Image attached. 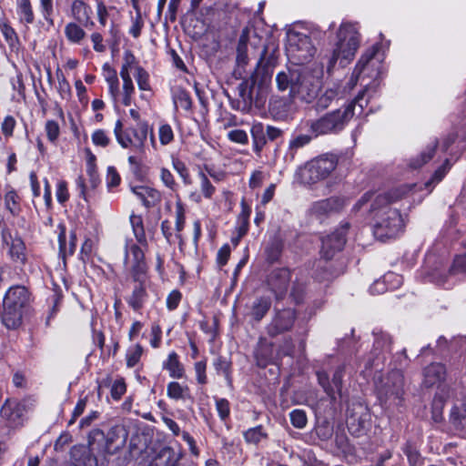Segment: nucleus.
<instances>
[{
  "instance_id": "f257e3e1",
  "label": "nucleus",
  "mask_w": 466,
  "mask_h": 466,
  "mask_svg": "<svg viewBox=\"0 0 466 466\" xmlns=\"http://www.w3.org/2000/svg\"><path fill=\"white\" fill-rule=\"evenodd\" d=\"M410 189V187L403 185L375 198L371 211L375 212L373 232L377 238L383 241L395 238L402 230L404 224L401 215L389 205L404 198Z\"/></svg>"
},
{
  "instance_id": "f03ea898",
  "label": "nucleus",
  "mask_w": 466,
  "mask_h": 466,
  "mask_svg": "<svg viewBox=\"0 0 466 466\" xmlns=\"http://www.w3.org/2000/svg\"><path fill=\"white\" fill-rule=\"evenodd\" d=\"M276 86L287 93L289 99L298 98L311 103L319 90V80L305 67H287L275 77Z\"/></svg>"
},
{
  "instance_id": "7ed1b4c3",
  "label": "nucleus",
  "mask_w": 466,
  "mask_h": 466,
  "mask_svg": "<svg viewBox=\"0 0 466 466\" xmlns=\"http://www.w3.org/2000/svg\"><path fill=\"white\" fill-rule=\"evenodd\" d=\"M30 303V294L24 286H13L6 291L3 300L2 321L8 329H15Z\"/></svg>"
},
{
  "instance_id": "20e7f679",
  "label": "nucleus",
  "mask_w": 466,
  "mask_h": 466,
  "mask_svg": "<svg viewBox=\"0 0 466 466\" xmlns=\"http://www.w3.org/2000/svg\"><path fill=\"white\" fill-rule=\"evenodd\" d=\"M337 37L338 42L328 66L329 71L337 61H339L342 67L348 65L353 59L360 43L359 30L356 25L352 23H342L339 28Z\"/></svg>"
},
{
  "instance_id": "39448f33",
  "label": "nucleus",
  "mask_w": 466,
  "mask_h": 466,
  "mask_svg": "<svg viewBox=\"0 0 466 466\" xmlns=\"http://www.w3.org/2000/svg\"><path fill=\"white\" fill-rule=\"evenodd\" d=\"M352 106H345L307 122V127L314 137L328 134H337L343 130L353 117Z\"/></svg>"
},
{
  "instance_id": "423d86ee",
  "label": "nucleus",
  "mask_w": 466,
  "mask_h": 466,
  "mask_svg": "<svg viewBox=\"0 0 466 466\" xmlns=\"http://www.w3.org/2000/svg\"><path fill=\"white\" fill-rule=\"evenodd\" d=\"M258 52L257 66H260L266 59L267 46L262 44L261 38L256 33H252L248 27H245L239 35L236 47V64L238 67L244 68L251 57H255Z\"/></svg>"
},
{
  "instance_id": "0eeeda50",
  "label": "nucleus",
  "mask_w": 466,
  "mask_h": 466,
  "mask_svg": "<svg viewBox=\"0 0 466 466\" xmlns=\"http://www.w3.org/2000/svg\"><path fill=\"white\" fill-rule=\"evenodd\" d=\"M337 164L336 157L320 156L300 167L297 175L302 184L313 185L326 179L335 170Z\"/></svg>"
},
{
  "instance_id": "6e6552de",
  "label": "nucleus",
  "mask_w": 466,
  "mask_h": 466,
  "mask_svg": "<svg viewBox=\"0 0 466 466\" xmlns=\"http://www.w3.org/2000/svg\"><path fill=\"white\" fill-rule=\"evenodd\" d=\"M405 394V380L400 370L390 371L378 392L380 403L387 408L401 406Z\"/></svg>"
},
{
  "instance_id": "1a4fd4ad",
  "label": "nucleus",
  "mask_w": 466,
  "mask_h": 466,
  "mask_svg": "<svg viewBox=\"0 0 466 466\" xmlns=\"http://www.w3.org/2000/svg\"><path fill=\"white\" fill-rule=\"evenodd\" d=\"M296 319L297 312L293 309H275L272 318L266 327L268 335L274 338L278 335L289 331L292 329Z\"/></svg>"
},
{
  "instance_id": "9d476101",
  "label": "nucleus",
  "mask_w": 466,
  "mask_h": 466,
  "mask_svg": "<svg viewBox=\"0 0 466 466\" xmlns=\"http://www.w3.org/2000/svg\"><path fill=\"white\" fill-rule=\"evenodd\" d=\"M315 47L309 36L304 34L296 33L289 39L288 52L298 63H306L315 54Z\"/></svg>"
},
{
  "instance_id": "9b49d317",
  "label": "nucleus",
  "mask_w": 466,
  "mask_h": 466,
  "mask_svg": "<svg viewBox=\"0 0 466 466\" xmlns=\"http://www.w3.org/2000/svg\"><path fill=\"white\" fill-rule=\"evenodd\" d=\"M124 263L134 281H140L147 271L144 251L136 244L126 246Z\"/></svg>"
},
{
  "instance_id": "f8f14e48",
  "label": "nucleus",
  "mask_w": 466,
  "mask_h": 466,
  "mask_svg": "<svg viewBox=\"0 0 466 466\" xmlns=\"http://www.w3.org/2000/svg\"><path fill=\"white\" fill-rule=\"evenodd\" d=\"M343 376L344 367L342 366L336 369L331 381L325 371L317 372L318 382L322 387L325 393L330 398L331 401L337 400V395L341 396Z\"/></svg>"
},
{
  "instance_id": "ddd939ff",
  "label": "nucleus",
  "mask_w": 466,
  "mask_h": 466,
  "mask_svg": "<svg viewBox=\"0 0 466 466\" xmlns=\"http://www.w3.org/2000/svg\"><path fill=\"white\" fill-rule=\"evenodd\" d=\"M349 224L336 229L322 239L321 255L325 259H331L336 252L340 251L346 244V233Z\"/></svg>"
},
{
  "instance_id": "4468645a",
  "label": "nucleus",
  "mask_w": 466,
  "mask_h": 466,
  "mask_svg": "<svg viewBox=\"0 0 466 466\" xmlns=\"http://www.w3.org/2000/svg\"><path fill=\"white\" fill-rule=\"evenodd\" d=\"M346 200L340 197H331L312 203L309 211L319 219L338 213L343 209Z\"/></svg>"
},
{
  "instance_id": "2eb2a0df",
  "label": "nucleus",
  "mask_w": 466,
  "mask_h": 466,
  "mask_svg": "<svg viewBox=\"0 0 466 466\" xmlns=\"http://www.w3.org/2000/svg\"><path fill=\"white\" fill-rule=\"evenodd\" d=\"M26 404L15 399H6L0 410V416L10 426L22 424L26 413Z\"/></svg>"
},
{
  "instance_id": "dca6fc26",
  "label": "nucleus",
  "mask_w": 466,
  "mask_h": 466,
  "mask_svg": "<svg viewBox=\"0 0 466 466\" xmlns=\"http://www.w3.org/2000/svg\"><path fill=\"white\" fill-rule=\"evenodd\" d=\"M290 278V271L286 268H275L268 274L267 284L277 300L282 299L285 296Z\"/></svg>"
},
{
  "instance_id": "f3484780",
  "label": "nucleus",
  "mask_w": 466,
  "mask_h": 466,
  "mask_svg": "<svg viewBox=\"0 0 466 466\" xmlns=\"http://www.w3.org/2000/svg\"><path fill=\"white\" fill-rule=\"evenodd\" d=\"M271 304L269 297H257L246 305L245 317L251 322H260L269 311Z\"/></svg>"
},
{
  "instance_id": "a211bd4d",
  "label": "nucleus",
  "mask_w": 466,
  "mask_h": 466,
  "mask_svg": "<svg viewBox=\"0 0 466 466\" xmlns=\"http://www.w3.org/2000/svg\"><path fill=\"white\" fill-rule=\"evenodd\" d=\"M343 96V91L340 89V86L337 83H333L331 86H327L325 90L320 94L317 95L315 107L318 111L327 109L331 104L339 100Z\"/></svg>"
},
{
  "instance_id": "6ab92c4d",
  "label": "nucleus",
  "mask_w": 466,
  "mask_h": 466,
  "mask_svg": "<svg viewBox=\"0 0 466 466\" xmlns=\"http://www.w3.org/2000/svg\"><path fill=\"white\" fill-rule=\"evenodd\" d=\"M370 415L364 410L360 413L353 412L347 419L349 431L355 436H360L370 426Z\"/></svg>"
},
{
  "instance_id": "aec40b11",
  "label": "nucleus",
  "mask_w": 466,
  "mask_h": 466,
  "mask_svg": "<svg viewBox=\"0 0 466 466\" xmlns=\"http://www.w3.org/2000/svg\"><path fill=\"white\" fill-rule=\"evenodd\" d=\"M132 192L147 208L156 207L162 198V195L157 189L146 186L134 187H132Z\"/></svg>"
},
{
  "instance_id": "412c9836",
  "label": "nucleus",
  "mask_w": 466,
  "mask_h": 466,
  "mask_svg": "<svg viewBox=\"0 0 466 466\" xmlns=\"http://www.w3.org/2000/svg\"><path fill=\"white\" fill-rule=\"evenodd\" d=\"M172 101L174 108L177 111L179 108L186 112L192 111V99L189 93L180 86L171 87Z\"/></svg>"
},
{
  "instance_id": "4be33fe9",
  "label": "nucleus",
  "mask_w": 466,
  "mask_h": 466,
  "mask_svg": "<svg viewBox=\"0 0 466 466\" xmlns=\"http://www.w3.org/2000/svg\"><path fill=\"white\" fill-rule=\"evenodd\" d=\"M60 232L58 234L59 256L66 260V257L72 256L76 251V236L75 232L70 233L69 242H66V227L63 224L58 226Z\"/></svg>"
},
{
  "instance_id": "5701e85b",
  "label": "nucleus",
  "mask_w": 466,
  "mask_h": 466,
  "mask_svg": "<svg viewBox=\"0 0 466 466\" xmlns=\"http://www.w3.org/2000/svg\"><path fill=\"white\" fill-rule=\"evenodd\" d=\"M446 370L441 363H432L424 370V384L431 387L440 383L445 378Z\"/></svg>"
},
{
  "instance_id": "b1692460",
  "label": "nucleus",
  "mask_w": 466,
  "mask_h": 466,
  "mask_svg": "<svg viewBox=\"0 0 466 466\" xmlns=\"http://www.w3.org/2000/svg\"><path fill=\"white\" fill-rule=\"evenodd\" d=\"M143 279L140 281H135L136 285L132 291V294L127 299L128 305L136 311H138L143 308L146 299L147 297L146 289L142 283Z\"/></svg>"
},
{
  "instance_id": "393cba45",
  "label": "nucleus",
  "mask_w": 466,
  "mask_h": 466,
  "mask_svg": "<svg viewBox=\"0 0 466 466\" xmlns=\"http://www.w3.org/2000/svg\"><path fill=\"white\" fill-rule=\"evenodd\" d=\"M250 133L253 142V150L258 156H260L261 151L268 142L265 127L261 123L254 124L251 127Z\"/></svg>"
},
{
  "instance_id": "a878e982",
  "label": "nucleus",
  "mask_w": 466,
  "mask_h": 466,
  "mask_svg": "<svg viewBox=\"0 0 466 466\" xmlns=\"http://www.w3.org/2000/svg\"><path fill=\"white\" fill-rule=\"evenodd\" d=\"M91 8L82 0H75L71 5V15L76 21L86 25L90 22Z\"/></svg>"
},
{
  "instance_id": "bb28decb",
  "label": "nucleus",
  "mask_w": 466,
  "mask_h": 466,
  "mask_svg": "<svg viewBox=\"0 0 466 466\" xmlns=\"http://www.w3.org/2000/svg\"><path fill=\"white\" fill-rule=\"evenodd\" d=\"M9 248V255L15 263L25 264L26 261L25 245L20 238H12Z\"/></svg>"
},
{
  "instance_id": "cd10ccee",
  "label": "nucleus",
  "mask_w": 466,
  "mask_h": 466,
  "mask_svg": "<svg viewBox=\"0 0 466 466\" xmlns=\"http://www.w3.org/2000/svg\"><path fill=\"white\" fill-rule=\"evenodd\" d=\"M312 139V136L306 134H299L293 137L289 143V149L285 157L286 160L293 161L297 151L309 145Z\"/></svg>"
},
{
  "instance_id": "c85d7f7f",
  "label": "nucleus",
  "mask_w": 466,
  "mask_h": 466,
  "mask_svg": "<svg viewBox=\"0 0 466 466\" xmlns=\"http://www.w3.org/2000/svg\"><path fill=\"white\" fill-rule=\"evenodd\" d=\"M163 368L167 370L170 377L174 379H181L184 377V367L178 360V356L175 351L169 353L167 360L163 364Z\"/></svg>"
},
{
  "instance_id": "c756f323",
  "label": "nucleus",
  "mask_w": 466,
  "mask_h": 466,
  "mask_svg": "<svg viewBox=\"0 0 466 466\" xmlns=\"http://www.w3.org/2000/svg\"><path fill=\"white\" fill-rule=\"evenodd\" d=\"M290 105L286 99L272 97L269 101V112L277 119L287 117Z\"/></svg>"
},
{
  "instance_id": "7c9ffc66",
  "label": "nucleus",
  "mask_w": 466,
  "mask_h": 466,
  "mask_svg": "<svg viewBox=\"0 0 466 466\" xmlns=\"http://www.w3.org/2000/svg\"><path fill=\"white\" fill-rule=\"evenodd\" d=\"M373 352L379 355L381 352L390 351L391 348V338L388 333L381 330H374Z\"/></svg>"
},
{
  "instance_id": "2f4dec72",
  "label": "nucleus",
  "mask_w": 466,
  "mask_h": 466,
  "mask_svg": "<svg viewBox=\"0 0 466 466\" xmlns=\"http://www.w3.org/2000/svg\"><path fill=\"white\" fill-rule=\"evenodd\" d=\"M282 248L283 243L281 239L278 237L272 238L265 248L267 261L269 263L278 261L281 255Z\"/></svg>"
},
{
  "instance_id": "473e14b6",
  "label": "nucleus",
  "mask_w": 466,
  "mask_h": 466,
  "mask_svg": "<svg viewBox=\"0 0 466 466\" xmlns=\"http://www.w3.org/2000/svg\"><path fill=\"white\" fill-rule=\"evenodd\" d=\"M378 48L372 46L369 48L360 58L358 61L351 76V80L357 81L361 73L364 71L367 65L373 59Z\"/></svg>"
},
{
  "instance_id": "72a5a7b5",
  "label": "nucleus",
  "mask_w": 466,
  "mask_h": 466,
  "mask_svg": "<svg viewBox=\"0 0 466 466\" xmlns=\"http://www.w3.org/2000/svg\"><path fill=\"white\" fill-rule=\"evenodd\" d=\"M378 48L372 46L369 48L360 58L358 61L351 76V80L357 81L361 73L364 71L367 65L373 59Z\"/></svg>"
},
{
  "instance_id": "f704fd0d",
  "label": "nucleus",
  "mask_w": 466,
  "mask_h": 466,
  "mask_svg": "<svg viewBox=\"0 0 466 466\" xmlns=\"http://www.w3.org/2000/svg\"><path fill=\"white\" fill-rule=\"evenodd\" d=\"M463 420H466V396L457 399L451 410V421L454 425H461Z\"/></svg>"
},
{
  "instance_id": "c9c22d12",
  "label": "nucleus",
  "mask_w": 466,
  "mask_h": 466,
  "mask_svg": "<svg viewBox=\"0 0 466 466\" xmlns=\"http://www.w3.org/2000/svg\"><path fill=\"white\" fill-rule=\"evenodd\" d=\"M167 395L172 400H186L189 397V389L187 385H181L177 381H171L167 387Z\"/></svg>"
},
{
  "instance_id": "e433bc0d",
  "label": "nucleus",
  "mask_w": 466,
  "mask_h": 466,
  "mask_svg": "<svg viewBox=\"0 0 466 466\" xmlns=\"http://www.w3.org/2000/svg\"><path fill=\"white\" fill-rule=\"evenodd\" d=\"M148 126L147 123H141L137 129H133L132 147L136 151H142L147 137Z\"/></svg>"
},
{
  "instance_id": "4c0bfd02",
  "label": "nucleus",
  "mask_w": 466,
  "mask_h": 466,
  "mask_svg": "<svg viewBox=\"0 0 466 466\" xmlns=\"http://www.w3.org/2000/svg\"><path fill=\"white\" fill-rule=\"evenodd\" d=\"M65 35L69 42L79 44L85 38L86 32L79 25L71 22L65 26Z\"/></svg>"
},
{
  "instance_id": "58836bf2",
  "label": "nucleus",
  "mask_w": 466,
  "mask_h": 466,
  "mask_svg": "<svg viewBox=\"0 0 466 466\" xmlns=\"http://www.w3.org/2000/svg\"><path fill=\"white\" fill-rule=\"evenodd\" d=\"M17 15L24 24H32L35 20L33 8L29 0H20L17 5Z\"/></svg>"
},
{
  "instance_id": "ea45409f",
  "label": "nucleus",
  "mask_w": 466,
  "mask_h": 466,
  "mask_svg": "<svg viewBox=\"0 0 466 466\" xmlns=\"http://www.w3.org/2000/svg\"><path fill=\"white\" fill-rule=\"evenodd\" d=\"M186 223L185 210L183 205L180 201H177L176 204V238L178 240L179 244L183 243V238L181 236V231L184 229Z\"/></svg>"
},
{
  "instance_id": "a19ab883",
  "label": "nucleus",
  "mask_w": 466,
  "mask_h": 466,
  "mask_svg": "<svg viewBox=\"0 0 466 466\" xmlns=\"http://www.w3.org/2000/svg\"><path fill=\"white\" fill-rule=\"evenodd\" d=\"M130 223L132 225L134 235L138 243L147 245V238L143 227L142 218L140 216L131 215Z\"/></svg>"
},
{
  "instance_id": "79ce46f5",
  "label": "nucleus",
  "mask_w": 466,
  "mask_h": 466,
  "mask_svg": "<svg viewBox=\"0 0 466 466\" xmlns=\"http://www.w3.org/2000/svg\"><path fill=\"white\" fill-rule=\"evenodd\" d=\"M213 366L218 374H222L228 381H230L231 362L225 357L218 356L213 361Z\"/></svg>"
},
{
  "instance_id": "37998d69",
  "label": "nucleus",
  "mask_w": 466,
  "mask_h": 466,
  "mask_svg": "<svg viewBox=\"0 0 466 466\" xmlns=\"http://www.w3.org/2000/svg\"><path fill=\"white\" fill-rule=\"evenodd\" d=\"M255 355L259 365H266V363L271 359V347L268 346L264 339H260Z\"/></svg>"
},
{
  "instance_id": "c03bdc74",
  "label": "nucleus",
  "mask_w": 466,
  "mask_h": 466,
  "mask_svg": "<svg viewBox=\"0 0 466 466\" xmlns=\"http://www.w3.org/2000/svg\"><path fill=\"white\" fill-rule=\"evenodd\" d=\"M142 354L143 347L140 344L129 348L126 355L127 366L128 368L135 367L139 362Z\"/></svg>"
},
{
  "instance_id": "a18cd8bd",
  "label": "nucleus",
  "mask_w": 466,
  "mask_h": 466,
  "mask_svg": "<svg viewBox=\"0 0 466 466\" xmlns=\"http://www.w3.org/2000/svg\"><path fill=\"white\" fill-rule=\"evenodd\" d=\"M1 32L12 50H17L19 40L15 31L8 25L5 24L1 26Z\"/></svg>"
},
{
  "instance_id": "49530a36",
  "label": "nucleus",
  "mask_w": 466,
  "mask_h": 466,
  "mask_svg": "<svg viewBox=\"0 0 466 466\" xmlns=\"http://www.w3.org/2000/svg\"><path fill=\"white\" fill-rule=\"evenodd\" d=\"M114 133L119 145L124 147H132V138L124 133L121 120H117L115 125Z\"/></svg>"
},
{
  "instance_id": "de8ad7c7",
  "label": "nucleus",
  "mask_w": 466,
  "mask_h": 466,
  "mask_svg": "<svg viewBox=\"0 0 466 466\" xmlns=\"http://www.w3.org/2000/svg\"><path fill=\"white\" fill-rule=\"evenodd\" d=\"M437 145L438 142L434 141L431 147H427L426 150L420 154V159H415L411 162V167L418 168L429 162L435 154Z\"/></svg>"
},
{
  "instance_id": "09e8293b",
  "label": "nucleus",
  "mask_w": 466,
  "mask_h": 466,
  "mask_svg": "<svg viewBox=\"0 0 466 466\" xmlns=\"http://www.w3.org/2000/svg\"><path fill=\"white\" fill-rule=\"evenodd\" d=\"M243 436L247 442L257 444L263 438L267 437V434L263 432V428H262V426L259 425V426L248 429V431H246L244 432Z\"/></svg>"
},
{
  "instance_id": "8fccbe9b",
  "label": "nucleus",
  "mask_w": 466,
  "mask_h": 466,
  "mask_svg": "<svg viewBox=\"0 0 466 466\" xmlns=\"http://www.w3.org/2000/svg\"><path fill=\"white\" fill-rule=\"evenodd\" d=\"M172 166H173V168L180 176V177L182 178L185 185L191 184L188 168L187 167L186 164L182 160H180L178 158H173Z\"/></svg>"
},
{
  "instance_id": "3c124183",
  "label": "nucleus",
  "mask_w": 466,
  "mask_h": 466,
  "mask_svg": "<svg viewBox=\"0 0 466 466\" xmlns=\"http://www.w3.org/2000/svg\"><path fill=\"white\" fill-rule=\"evenodd\" d=\"M291 424L297 429H303L306 427L308 419L306 412L303 410L296 409L289 414Z\"/></svg>"
},
{
  "instance_id": "603ef678",
  "label": "nucleus",
  "mask_w": 466,
  "mask_h": 466,
  "mask_svg": "<svg viewBox=\"0 0 466 466\" xmlns=\"http://www.w3.org/2000/svg\"><path fill=\"white\" fill-rule=\"evenodd\" d=\"M252 86L248 81L240 83L238 86V96L242 99L245 106H250L252 105Z\"/></svg>"
},
{
  "instance_id": "864d4df0",
  "label": "nucleus",
  "mask_w": 466,
  "mask_h": 466,
  "mask_svg": "<svg viewBox=\"0 0 466 466\" xmlns=\"http://www.w3.org/2000/svg\"><path fill=\"white\" fill-rule=\"evenodd\" d=\"M159 141L162 146H167L174 140V132L170 125L162 124L158 129Z\"/></svg>"
},
{
  "instance_id": "5fc2aeb1",
  "label": "nucleus",
  "mask_w": 466,
  "mask_h": 466,
  "mask_svg": "<svg viewBox=\"0 0 466 466\" xmlns=\"http://www.w3.org/2000/svg\"><path fill=\"white\" fill-rule=\"evenodd\" d=\"M137 74L135 76L137 86L141 90H149V76L148 73L141 66H137Z\"/></svg>"
},
{
  "instance_id": "6e6d98bb",
  "label": "nucleus",
  "mask_w": 466,
  "mask_h": 466,
  "mask_svg": "<svg viewBox=\"0 0 466 466\" xmlns=\"http://www.w3.org/2000/svg\"><path fill=\"white\" fill-rule=\"evenodd\" d=\"M160 179L162 183L170 190L177 191L178 185L176 182L172 173L166 167L160 169Z\"/></svg>"
},
{
  "instance_id": "4d7b16f0",
  "label": "nucleus",
  "mask_w": 466,
  "mask_h": 466,
  "mask_svg": "<svg viewBox=\"0 0 466 466\" xmlns=\"http://www.w3.org/2000/svg\"><path fill=\"white\" fill-rule=\"evenodd\" d=\"M449 271L451 275L466 274V255L456 256Z\"/></svg>"
},
{
  "instance_id": "13d9d810",
  "label": "nucleus",
  "mask_w": 466,
  "mask_h": 466,
  "mask_svg": "<svg viewBox=\"0 0 466 466\" xmlns=\"http://www.w3.org/2000/svg\"><path fill=\"white\" fill-rule=\"evenodd\" d=\"M47 138L50 142H55L60 133L58 123L55 120H47L45 127Z\"/></svg>"
},
{
  "instance_id": "bf43d9fd",
  "label": "nucleus",
  "mask_w": 466,
  "mask_h": 466,
  "mask_svg": "<svg viewBox=\"0 0 466 466\" xmlns=\"http://www.w3.org/2000/svg\"><path fill=\"white\" fill-rule=\"evenodd\" d=\"M135 93V86L133 85V81L128 80L127 82H123V98L122 103L124 106H128L132 103V96Z\"/></svg>"
},
{
  "instance_id": "052dcab7",
  "label": "nucleus",
  "mask_w": 466,
  "mask_h": 466,
  "mask_svg": "<svg viewBox=\"0 0 466 466\" xmlns=\"http://www.w3.org/2000/svg\"><path fill=\"white\" fill-rule=\"evenodd\" d=\"M17 198L16 193L13 190L7 192L5 196V207L13 215H16L18 212Z\"/></svg>"
},
{
  "instance_id": "680f3d73",
  "label": "nucleus",
  "mask_w": 466,
  "mask_h": 466,
  "mask_svg": "<svg viewBox=\"0 0 466 466\" xmlns=\"http://www.w3.org/2000/svg\"><path fill=\"white\" fill-rule=\"evenodd\" d=\"M199 177L201 191L205 198H210L215 192V187L212 186L206 174L201 172L199 173Z\"/></svg>"
},
{
  "instance_id": "e2e57ef3",
  "label": "nucleus",
  "mask_w": 466,
  "mask_h": 466,
  "mask_svg": "<svg viewBox=\"0 0 466 466\" xmlns=\"http://www.w3.org/2000/svg\"><path fill=\"white\" fill-rule=\"evenodd\" d=\"M366 96V90H362L358 96L347 106H352V112L355 114L356 106L359 107V114H361L363 108L368 105Z\"/></svg>"
},
{
  "instance_id": "0e129e2a",
  "label": "nucleus",
  "mask_w": 466,
  "mask_h": 466,
  "mask_svg": "<svg viewBox=\"0 0 466 466\" xmlns=\"http://www.w3.org/2000/svg\"><path fill=\"white\" fill-rule=\"evenodd\" d=\"M228 137L235 143L246 145L248 142V134L242 129H234L228 132Z\"/></svg>"
},
{
  "instance_id": "69168bd1",
  "label": "nucleus",
  "mask_w": 466,
  "mask_h": 466,
  "mask_svg": "<svg viewBox=\"0 0 466 466\" xmlns=\"http://www.w3.org/2000/svg\"><path fill=\"white\" fill-rule=\"evenodd\" d=\"M195 372L197 375V380L199 384H206L208 382L206 370H207V361L200 360L195 363L194 366Z\"/></svg>"
},
{
  "instance_id": "338daca9",
  "label": "nucleus",
  "mask_w": 466,
  "mask_h": 466,
  "mask_svg": "<svg viewBox=\"0 0 466 466\" xmlns=\"http://www.w3.org/2000/svg\"><path fill=\"white\" fill-rule=\"evenodd\" d=\"M92 141L95 145L105 147L109 145L110 138L104 130L97 129L92 134Z\"/></svg>"
},
{
  "instance_id": "774afa93",
  "label": "nucleus",
  "mask_w": 466,
  "mask_h": 466,
  "mask_svg": "<svg viewBox=\"0 0 466 466\" xmlns=\"http://www.w3.org/2000/svg\"><path fill=\"white\" fill-rule=\"evenodd\" d=\"M216 408L221 420H226L229 416V402L226 399L216 400Z\"/></svg>"
}]
</instances>
